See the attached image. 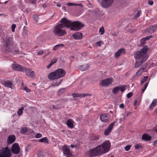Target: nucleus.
<instances>
[{"label":"nucleus","instance_id":"nucleus-1","mask_svg":"<svg viewBox=\"0 0 157 157\" xmlns=\"http://www.w3.org/2000/svg\"><path fill=\"white\" fill-rule=\"evenodd\" d=\"M111 146L110 142L109 140H106L102 144L90 149L88 152V154L90 157L101 155L109 151Z\"/></svg>","mask_w":157,"mask_h":157},{"label":"nucleus","instance_id":"nucleus-2","mask_svg":"<svg viewBox=\"0 0 157 157\" xmlns=\"http://www.w3.org/2000/svg\"><path fill=\"white\" fill-rule=\"evenodd\" d=\"M147 46H145L143 47L140 51H138L136 53L135 58L136 59H140L142 57V59L140 61L136 62L134 66L135 68L140 67L141 65L146 61L148 58V56L146 55L147 52Z\"/></svg>","mask_w":157,"mask_h":157},{"label":"nucleus","instance_id":"nucleus-3","mask_svg":"<svg viewBox=\"0 0 157 157\" xmlns=\"http://www.w3.org/2000/svg\"><path fill=\"white\" fill-rule=\"evenodd\" d=\"M66 75V72L62 68L58 69L55 71L52 72L48 75L49 79L54 80L63 77Z\"/></svg>","mask_w":157,"mask_h":157},{"label":"nucleus","instance_id":"nucleus-4","mask_svg":"<svg viewBox=\"0 0 157 157\" xmlns=\"http://www.w3.org/2000/svg\"><path fill=\"white\" fill-rule=\"evenodd\" d=\"M61 24H59L55 26L53 29L54 34L56 36H62L67 33L66 31L63 29Z\"/></svg>","mask_w":157,"mask_h":157},{"label":"nucleus","instance_id":"nucleus-5","mask_svg":"<svg viewBox=\"0 0 157 157\" xmlns=\"http://www.w3.org/2000/svg\"><path fill=\"white\" fill-rule=\"evenodd\" d=\"M13 39L7 36L4 40L3 42V46L4 51L10 52V48L13 43Z\"/></svg>","mask_w":157,"mask_h":157},{"label":"nucleus","instance_id":"nucleus-6","mask_svg":"<svg viewBox=\"0 0 157 157\" xmlns=\"http://www.w3.org/2000/svg\"><path fill=\"white\" fill-rule=\"evenodd\" d=\"M85 26L83 23L79 21L72 22L71 29L72 30L78 31Z\"/></svg>","mask_w":157,"mask_h":157},{"label":"nucleus","instance_id":"nucleus-7","mask_svg":"<svg viewBox=\"0 0 157 157\" xmlns=\"http://www.w3.org/2000/svg\"><path fill=\"white\" fill-rule=\"evenodd\" d=\"M12 154L8 147L2 148L0 151V157H11Z\"/></svg>","mask_w":157,"mask_h":157},{"label":"nucleus","instance_id":"nucleus-8","mask_svg":"<svg viewBox=\"0 0 157 157\" xmlns=\"http://www.w3.org/2000/svg\"><path fill=\"white\" fill-rule=\"evenodd\" d=\"M60 22L61 23L59 24H61L63 28L66 27L71 28L72 22V21L68 20L65 17H63L61 20Z\"/></svg>","mask_w":157,"mask_h":157},{"label":"nucleus","instance_id":"nucleus-9","mask_svg":"<svg viewBox=\"0 0 157 157\" xmlns=\"http://www.w3.org/2000/svg\"><path fill=\"white\" fill-rule=\"evenodd\" d=\"M11 151L13 154H19L20 152L21 149L18 144L17 143L13 144L12 146Z\"/></svg>","mask_w":157,"mask_h":157},{"label":"nucleus","instance_id":"nucleus-10","mask_svg":"<svg viewBox=\"0 0 157 157\" xmlns=\"http://www.w3.org/2000/svg\"><path fill=\"white\" fill-rule=\"evenodd\" d=\"M62 150L63 154L65 155L66 157H73V155L70 152L69 147L65 145L63 147Z\"/></svg>","mask_w":157,"mask_h":157},{"label":"nucleus","instance_id":"nucleus-11","mask_svg":"<svg viewBox=\"0 0 157 157\" xmlns=\"http://www.w3.org/2000/svg\"><path fill=\"white\" fill-rule=\"evenodd\" d=\"M114 0H101L100 4L104 8H107L110 6L113 3Z\"/></svg>","mask_w":157,"mask_h":157},{"label":"nucleus","instance_id":"nucleus-12","mask_svg":"<svg viewBox=\"0 0 157 157\" xmlns=\"http://www.w3.org/2000/svg\"><path fill=\"white\" fill-rule=\"evenodd\" d=\"M127 86L125 85H124L122 86H117L113 89L112 93L116 94L118 93L119 90H120L122 92H123L124 91Z\"/></svg>","mask_w":157,"mask_h":157},{"label":"nucleus","instance_id":"nucleus-13","mask_svg":"<svg viewBox=\"0 0 157 157\" xmlns=\"http://www.w3.org/2000/svg\"><path fill=\"white\" fill-rule=\"evenodd\" d=\"M117 120L116 119L108 126L107 128L105 130L104 134L105 135L108 136L111 133L114 124L117 122Z\"/></svg>","mask_w":157,"mask_h":157},{"label":"nucleus","instance_id":"nucleus-14","mask_svg":"<svg viewBox=\"0 0 157 157\" xmlns=\"http://www.w3.org/2000/svg\"><path fill=\"white\" fill-rule=\"evenodd\" d=\"M112 82L113 79L112 78H106L101 80V84L102 86H106L111 84Z\"/></svg>","mask_w":157,"mask_h":157},{"label":"nucleus","instance_id":"nucleus-15","mask_svg":"<svg viewBox=\"0 0 157 157\" xmlns=\"http://www.w3.org/2000/svg\"><path fill=\"white\" fill-rule=\"evenodd\" d=\"M157 29V25L150 26L146 29L145 32L150 34L153 33Z\"/></svg>","mask_w":157,"mask_h":157},{"label":"nucleus","instance_id":"nucleus-16","mask_svg":"<svg viewBox=\"0 0 157 157\" xmlns=\"http://www.w3.org/2000/svg\"><path fill=\"white\" fill-rule=\"evenodd\" d=\"M109 115L107 114H103L100 115V119L103 122L106 123L108 122L109 121Z\"/></svg>","mask_w":157,"mask_h":157},{"label":"nucleus","instance_id":"nucleus-17","mask_svg":"<svg viewBox=\"0 0 157 157\" xmlns=\"http://www.w3.org/2000/svg\"><path fill=\"white\" fill-rule=\"evenodd\" d=\"M25 73L26 75L30 77V78H33L35 77L34 72L32 71L31 69L26 68L25 71Z\"/></svg>","mask_w":157,"mask_h":157},{"label":"nucleus","instance_id":"nucleus-18","mask_svg":"<svg viewBox=\"0 0 157 157\" xmlns=\"http://www.w3.org/2000/svg\"><path fill=\"white\" fill-rule=\"evenodd\" d=\"M125 53V50L124 49H120L115 53L114 56L115 58H117L120 56L124 54Z\"/></svg>","mask_w":157,"mask_h":157},{"label":"nucleus","instance_id":"nucleus-19","mask_svg":"<svg viewBox=\"0 0 157 157\" xmlns=\"http://www.w3.org/2000/svg\"><path fill=\"white\" fill-rule=\"evenodd\" d=\"M16 137L14 135H10L7 138V143L8 144H10L13 143L15 141Z\"/></svg>","mask_w":157,"mask_h":157},{"label":"nucleus","instance_id":"nucleus-20","mask_svg":"<svg viewBox=\"0 0 157 157\" xmlns=\"http://www.w3.org/2000/svg\"><path fill=\"white\" fill-rule=\"evenodd\" d=\"M82 34L80 32H77L76 33H74L73 34L72 36L74 38L75 40H80L81 39L82 37Z\"/></svg>","mask_w":157,"mask_h":157},{"label":"nucleus","instance_id":"nucleus-21","mask_svg":"<svg viewBox=\"0 0 157 157\" xmlns=\"http://www.w3.org/2000/svg\"><path fill=\"white\" fill-rule=\"evenodd\" d=\"M72 95L74 98L75 97H80L82 98L88 96H91V94H80L74 93L72 94Z\"/></svg>","mask_w":157,"mask_h":157},{"label":"nucleus","instance_id":"nucleus-22","mask_svg":"<svg viewBox=\"0 0 157 157\" xmlns=\"http://www.w3.org/2000/svg\"><path fill=\"white\" fill-rule=\"evenodd\" d=\"M74 122L72 119H69L67 120L66 124L69 128H73L74 127Z\"/></svg>","mask_w":157,"mask_h":157},{"label":"nucleus","instance_id":"nucleus-23","mask_svg":"<svg viewBox=\"0 0 157 157\" xmlns=\"http://www.w3.org/2000/svg\"><path fill=\"white\" fill-rule=\"evenodd\" d=\"M151 138V137L150 136L146 133H144L142 136V139L146 141H149Z\"/></svg>","mask_w":157,"mask_h":157},{"label":"nucleus","instance_id":"nucleus-24","mask_svg":"<svg viewBox=\"0 0 157 157\" xmlns=\"http://www.w3.org/2000/svg\"><path fill=\"white\" fill-rule=\"evenodd\" d=\"M3 85L6 87L11 88L13 85V83L10 81H6L4 82Z\"/></svg>","mask_w":157,"mask_h":157},{"label":"nucleus","instance_id":"nucleus-25","mask_svg":"<svg viewBox=\"0 0 157 157\" xmlns=\"http://www.w3.org/2000/svg\"><path fill=\"white\" fill-rule=\"evenodd\" d=\"M89 68V66L88 64L84 65H80L79 66L78 69L82 71H84L88 69Z\"/></svg>","mask_w":157,"mask_h":157},{"label":"nucleus","instance_id":"nucleus-26","mask_svg":"<svg viewBox=\"0 0 157 157\" xmlns=\"http://www.w3.org/2000/svg\"><path fill=\"white\" fill-rule=\"evenodd\" d=\"M10 52H10L12 54L14 55L15 54H17L19 53V51L18 48H10Z\"/></svg>","mask_w":157,"mask_h":157},{"label":"nucleus","instance_id":"nucleus-27","mask_svg":"<svg viewBox=\"0 0 157 157\" xmlns=\"http://www.w3.org/2000/svg\"><path fill=\"white\" fill-rule=\"evenodd\" d=\"M157 103V99H154L152 101L151 103L149 106V108L151 109H153V107L154 106H155Z\"/></svg>","mask_w":157,"mask_h":157},{"label":"nucleus","instance_id":"nucleus-28","mask_svg":"<svg viewBox=\"0 0 157 157\" xmlns=\"http://www.w3.org/2000/svg\"><path fill=\"white\" fill-rule=\"evenodd\" d=\"M64 46V45L63 44H57L55 46H54V47L53 48L52 50H53L56 51L57 50H58L61 47H63Z\"/></svg>","mask_w":157,"mask_h":157},{"label":"nucleus","instance_id":"nucleus-29","mask_svg":"<svg viewBox=\"0 0 157 157\" xmlns=\"http://www.w3.org/2000/svg\"><path fill=\"white\" fill-rule=\"evenodd\" d=\"M57 60V59H54L53 60H52L51 61L49 64L47 66V68L49 69L52 65H53L54 63L56 62Z\"/></svg>","mask_w":157,"mask_h":157},{"label":"nucleus","instance_id":"nucleus-30","mask_svg":"<svg viewBox=\"0 0 157 157\" xmlns=\"http://www.w3.org/2000/svg\"><path fill=\"white\" fill-rule=\"evenodd\" d=\"M20 66V65L18 64H13L12 65V67L14 70L19 71Z\"/></svg>","mask_w":157,"mask_h":157},{"label":"nucleus","instance_id":"nucleus-31","mask_svg":"<svg viewBox=\"0 0 157 157\" xmlns=\"http://www.w3.org/2000/svg\"><path fill=\"white\" fill-rule=\"evenodd\" d=\"M20 66V65L18 64H13L12 65V67L14 70L19 71Z\"/></svg>","mask_w":157,"mask_h":157},{"label":"nucleus","instance_id":"nucleus-32","mask_svg":"<svg viewBox=\"0 0 157 157\" xmlns=\"http://www.w3.org/2000/svg\"><path fill=\"white\" fill-rule=\"evenodd\" d=\"M39 142H40L48 143V141L47 138L46 137H44L39 140Z\"/></svg>","mask_w":157,"mask_h":157},{"label":"nucleus","instance_id":"nucleus-33","mask_svg":"<svg viewBox=\"0 0 157 157\" xmlns=\"http://www.w3.org/2000/svg\"><path fill=\"white\" fill-rule=\"evenodd\" d=\"M27 128L26 127L22 128L20 131V133L23 134H24L27 131Z\"/></svg>","mask_w":157,"mask_h":157},{"label":"nucleus","instance_id":"nucleus-34","mask_svg":"<svg viewBox=\"0 0 157 157\" xmlns=\"http://www.w3.org/2000/svg\"><path fill=\"white\" fill-rule=\"evenodd\" d=\"M24 109V107H22L20 109H18L17 111V114L18 116H20L22 115Z\"/></svg>","mask_w":157,"mask_h":157},{"label":"nucleus","instance_id":"nucleus-35","mask_svg":"<svg viewBox=\"0 0 157 157\" xmlns=\"http://www.w3.org/2000/svg\"><path fill=\"white\" fill-rule=\"evenodd\" d=\"M26 68L20 65L19 66V71H21L22 72H25V70L26 69Z\"/></svg>","mask_w":157,"mask_h":157},{"label":"nucleus","instance_id":"nucleus-36","mask_svg":"<svg viewBox=\"0 0 157 157\" xmlns=\"http://www.w3.org/2000/svg\"><path fill=\"white\" fill-rule=\"evenodd\" d=\"M144 68H141L136 73V75L137 76H139L142 73L143 71H142V70H144Z\"/></svg>","mask_w":157,"mask_h":157},{"label":"nucleus","instance_id":"nucleus-37","mask_svg":"<svg viewBox=\"0 0 157 157\" xmlns=\"http://www.w3.org/2000/svg\"><path fill=\"white\" fill-rule=\"evenodd\" d=\"M65 92V89L64 88H62L60 89L58 92V94L60 95L61 94H63Z\"/></svg>","mask_w":157,"mask_h":157},{"label":"nucleus","instance_id":"nucleus-38","mask_svg":"<svg viewBox=\"0 0 157 157\" xmlns=\"http://www.w3.org/2000/svg\"><path fill=\"white\" fill-rule=\"evenodd\" d=\"M33 16L35 21L36 22H37L38 20L39 16L38 15L35 14L33 15Z\"/></svg>","mask_w":157,"mask_h":157},{"label":"nucleus","instance_id":"nucleus-39","mask_svg":"<svg viewBox=\"0 0 157 157\" xmlns=\"http://www.w3.org/2000/svg\"><path fill=\"white\" fill-rule=\"evenodd\" d=\"M61 83V81H60L59 82H56L55 83H53L50 86H59Z\"/></svg>","mask_w":157,"mask_h":157},{"label":"nucleus","instance_id":"nucleus-40","mask_svg":"<svg viewBox=\"0 0 157 157\" xmlns=\"http://www.w3.org/2000/svg\"><path fill=\"white\" fill-rule=\"evenodd\" d=\"M67 101V100L65 98H62L59 99L58 101L61 104H62L64 102H65L66 101Z\"/></svg>","mask_w":157,"mask_h":157},{"label":"nucleus","instance_id":"nucleus-41","mask_svg":"<svg viewBox=\"0 0 157 157\" xmlns=\"http://www.w3.org/2000/svg\"><path fill=\"white\" fill-rule=\"evenodd\" d=\"M141 11L138 10L137 12L136 13L135 15V18L139 17H140V15L141 14Z\"/></svg>","mask_w":157,"mask_h":157},{"label":"nucleus","instance_id":"nucleus-42","mask_svg":"<svg viewBox=\"0 0 157 157\" xmlns=\"http://www.w3.org/2000/svg\"><path fill=\"white\" fill-rule=\"evenodd\" d=\"M148 78V77L147 76H145L144 77L143 79L141 81V84L144 83L145 81H146Z\"/></svg>","mask_w":157,"mask_h":157},{"label":"nucleus","instance_id":"nucleus-43","mask_svg":"<svg viewBox=\"0 0 157 157\" xmlns=\"http://www.w3.org/2000/svg\"><path fill=\"white\" fill-rule=\"evenodd\" d=\"M99 32L100 33H101V35L103 34L105 32L104 27H101L99 29Z\"/></svg>","mask_w":157,"mask_h":157},{"label":"nucleus","instance_id":"nucleus-44","mask_svg":"<svg viewBox=\"0 0 157 157\" xmlns=\"http://www.w3.org/2000/svg\"><path fill=\"white\" fill-rule=\"evenodd\" d=\"M142 148V146L139 144H137L135 146V148L136 149H137L140 148Z\"/></svg>","mask_w":157,"mask_h":157},{"label":"nucleus","instance_id":"nucleus-45","mask_svg":"<svg viewBox=\"0 0 157 157\" xmlns=\"http://www.w3.org/2000/svg\"><path fill=\"white\" fill-rule=\"evenodd\" d=\"M23 33L24 34H27V28L25 26H24L23 29Z\"/></svg>","mask_w":157,"mask_h":157},{"label":"nucleus","instance_id":"nucleus-46","mask_svg":"<svg viewBox=\"0 0 157 157\" xmlns=\"http://www.w3.org/2000/svg\"><path fill=\"white\" fill-rule=\"evenodd\" d=\"M42 134L40 133H38L36 134L35 136V137L37 138H39L42 137Z\"/></svg>","mask_w":157,"mask_h":157},{"label":"nucleus","instance_id":"nucleus-47","mask_svg":"<svg viewBox=\"0 0 157 157\" xmlns=\"http://www.w3.org/2000/svg\"><path fill=\"white\" fill-rule=\"evenodd\" d=\"M131 147V146L130 145H128L125 146L124 147V149L126 151H128L130 149Z\"/></svg>","mask_w":157,"mask_h":157},{"label":"nucleus","instance_id":"nucleus-48","mask_svg":"<svg viewBox=\"0 0 157 157\" xmlns=\"http://www.w3.org/2000/svg\"><path fill=\"white\" fill-rule=\"evenodd\" d=\"M16 27V25L15 24H13L11 26L12 31L13 32H14V29Z\"/></svg>","mask_w":157,"mask_h":157},{"label":"nucleus","instance_id":"nucleus-49","mask_svg":"<svg viewBox=\"0 0 157 157\" xmlns=\"http://www.w3.org/2000/svg\"><path fill=\"white\" fill-rule=\"evenodd\" d=\"M24 90L28 93H29L31 92V90L30 89L28 88L26 86H25L24 87Z\"/></svg>","mask_w":157,"mask_h":157},{"label":"nucleus","instance_id":"nucleus-50","mask_svg":"<svg viewBox=\"0 0 157 157\" xmlns=\"http://www.w3.org/2000/svg\"><path fill=\"white\" fill-rule=\"evenodd\" d=\"M133 95V93L132 92H129L128 93L127 95V98H129L131 97Z\"/></svg>","mask_w":157,"mask_h":157},{"label":"nucleus","instance_id":"nucleus-51","mask_svg":"<svg viewBox=\"0 0 157 157\" xmlns=\"http://www.w3.org/2000/svg\"><path fill=\"white\" fill-rule=\"evenodd\" d=\"M146 41V40H145V39L144 38H142L141 40H140V43L141 44H144L145 41Z\"/></svg>","mask_w":157,"mask_h":157},{"label":"nucleus","instance_id":"nucleus-52","mask_svg":"<svg viewBox=\"0 0 157 157\" xmlns=\"http://www.w3.org/2000/svg\"><path fill=\"white\" fill-rule=\"evenodd\" d=\"M152 37V36L151 35L147 36L145 37L144 38L145 40H147L150 39Z\"/></svg>","mask_w":157,"mask_h":157},{"label":"nucleus","instance_id":"nucleus-53","mask_svg":"<svg viewBox=\"0 0 157 157\" xmlns=\"http://www.w3.org/2000/svg\"><path fill=\"white\" fill-rule=\"evenodd\" d=\"M99 139V136H95L94 137L93 139V140L97 141Z\"/></svg>","mask_w":157,"mask_h":157},{"label":"nucleus","instance_id":"nucleus-54","mask_svg":"<svg viewBox=\"0 0 157 157\" xmlns=\"http://www.w3.org/2000/svg\"><path fill=\"white\" fill-rule=\"evenodd\" d=\"M44 52L42 50H40L37 52V54L38 55H41L43 54Z\"/></svg>","mask_w":157,"mask_h":157},{"label":"nucleus","instance_id":"nucleus-55","mask_svg":"<svg viewBox=\"0 0 157 157\" xmlns=\"http://www.w3.org/2000/svg\"><path fill=\"white\" fill-rule=\"evenodd\" d=\"M148 2V4L150 5H152L153 4V2L152 1L149 0Z\"/></svg>","mask_w":157,"mask_h":157},{"label":"nucleus","instance_id":"nucleus-56","mask_svg":"<svg viewBox=\"0 0 157 157\" xmlns=\"http://www.w3.org/2000/svg\"><path fill=\"white\" fill-rule=\"evenodd\" d=\"M131 114V113L130 112H127L126 113V115L124 117H127L129 115H130Z\"/></svg>","mask_w":157,"mask_h":157},{"label":"nucleus","instance_id":"nucleus-57","mask_svg":"<svg viewBox=\"0 0 157 157\" xmlns=\"http://www.w3.org/2000/svg\"><path fill=\"white\" fill-rule=\"evenodd\" d=\"M30 3L34 4L36 2V0H29Z\"/></svg>","mask_w":157,"mask_h":157},{"label":"nucleus","instance_id":"nucleus-58","mask_svg":"<svg viewBox=\"0 0 157 157\" xmlns=\"http://www.w3.org/2000/svg\"><path fill=\"white\" fill-rule=\"evenodd\" d=\"M74 3H68L67 4V5L69 6H74Z\"/></svg>","mask_w":157,"mask_h":157},{"label":"nucleus","instance_id":"nucleus-59","mask_svg":"<svg viewBox=\"0 0 157 157\" xmlns=\"http://www.w3.org/2000/svg\"><path fill=\"white\" fill-rule=\"evenodd\" d=\"M148 82H147L146 83H145V85L144 86V89H145V90H146L147 87L148 85Z\"/></svg>","mask_w":157,"mask_h":157},{"label":"nucleus","instance_id":"nucleus-60","mask_svg":"<svg viewBox=\"0 0 157 157\" xmlns=\"http://www.w3.org/2000/svg\"><path fill=\"white\" fill-rule=\"evenodd\" d=\"M74 6H82V5L81 4H74Z\"/></svg>","mask_w":157,"mask_h":157},{"label":"nucleus","instance_id":"nucleus-61","mask_svg":"<svg viewBox=\"0 0 157 157\" xmlns=\"http://www.w3.org/2000/svg\"><path fill=\"white\" fill-rule=\"evenodd\" d=\"M119 107L121 108H123L124 107V105L123 104H121L120 105Z\"/></svg>","mask_w":157,"mask_h":157},{"label":"nucleus","instance_id":"nucleus-62","mask_svg":"<svg viewBox=\"0 0 157 157\" xmlns=\"http://www.w3.org/2000/svg\"><path fill=\"white\" fill-rule=\"evenodd\" d=\"M101 41H98L96 42V44L98 46H101L100 43H101Z\"/></svg>","mask_w":157,"mask_h":157},{"label":"nucleus","instance_id":"nucleus-63","mask_svg":"<svg viewBox=\"0 0 157 157\" xmlns=\"http://www.w3.org/2000/svg\"><path fill=\"white\" fill-rule=\"evenodd\" d=\"M42 6L43 8H45L46 7V5L44 3L42 4Z\"/></svg>","mask_w":157,"mask_h":157},{"label":"nucleus","instance_id":"nucleus-64","mask_svg":"<svg viewBox=\"0 0 157 157\" xmlns=\"http://www.w3.org/2000/svg\"><path fill=\"white\" fill-rule=\"evenodd\" d=\"M155 130L157 132V125L155 128Z\"/></svg>","mask_w":157,"mask_h":157}]
</instances>
